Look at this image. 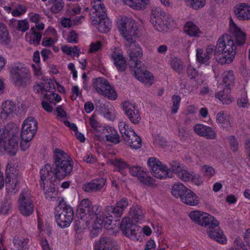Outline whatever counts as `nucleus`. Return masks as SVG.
I'll return each mask as SVG.
<instances>
[{
  "label": "nucleus",
  "instance_id": "62",
  "mask_svg": "<svg viewBox=\"0 0 250 250\" xmlns=\"http://www.w3.org/2000/svg\"><path fill=\"white\" fill-rule=\"evenodd\" d=\"M229 141L231 149L233 152L236 151L239 146L237 139L234 136H231L229 138Z\"/></svg>",
  "mask_w": 250,
  "mask_h": 250
},
{
  "label": "nucleus",
  "instance_id": "59",
  "mask_svg": "<svg viewBox=\"0 0 250 250\" xmlns=\"http://www.w3.org/2000/svg\"><path fill=\"white\" fill-rule=\"evenodd\" d=\"M42 83L44 92L50 91L51 89L55 88L54 83L51 80L46 81L43 80Z\"/></svg>",
  "mask_w": 250,
  "mask_h": 250
},
{
  "label": "nucleus",
  "instance_id": "50",
  "mask_svg": "<svg viewBox=\"0 0 250 250\" xmlns=\"http://www.w3.org/2000/svg\"><path fill=\"white\" fill-rule=\"evenodd\" d=\"M216 121L221 124L222 126L224 127L225 125H230L229 117L224 112H219L216 115Z\"/></svg>",
  "mask_w": 250,
  "mask_h": 250
},
{
  "label": "nucleus",
  "instance_id": "19",
  "mask_svg": "<svg viewBox=\"0 0 250 250\" xmlns=\"http://www.w3.org/2000/svg\"><path fill=\"white\" fill-rule=\"evenodd\" d=\"M128 53L130 59V67H139V65H142L140 60L142 58L143 51L139 45H133Z\"/></svg>",
  "mask_w": 250,
  "mask_h": 250
},
{
  "label": "nucleus",
  "instance_id": "60",
  "mask_svg": "<svg viewBox=\"0 0 250 250\" xmlns=\"http://www.w3.org/2000/svg\"><path fill=\"white\" fill-rule=\"evenodd\" d=\"M29 24L26 20H20L18 22L17 28L22 32H25L29 29Z\"/></svg>",
  "mask_w": 250,
  "mask_h": 250
},
{
  "label": "nucleus",
  "instance_id": "28",
  "mask_svg": "<svg viewBox=\"0 0 250 250\" xmlns=\"http://www.w3.org/2000/svg\"><path fill=\"white\" fill-rule=\"evenodd\" d=\"M103 0H94L91 2V5L95 14V19H99L106 16V8L104 4L102 3Z\"/></svg>",
  "mask_w": 250,
  "mask_h": 250
},
{
  "label": "nucleus",
  "instance_id": "34",
  "mask_svg": "<svg viewBox=\"0 0 250 250\" xmlns=\"http://www.w3.org/2000/svg\"><path fill=\"white\" fill-rule=\"evenodd\" d=\"M41 186L42 188L45 198L47 199L52 200L53 194L56 191V187L53 182L41 183Z\"/></svg>",
  "mask_w": 250,
  "mask_h": 250
},
{
  "label": "nucleus",
  "instance_id": "45",
  "mask_svg": "<svg viewBox=\"0 0 250 250\" xmlns=\"http://www.w3.org/2000/svg\"><path fill=\"white\" fill-rule=\"evenodd\" d=\"M30 31L31 32V37L30 43L33 44L36 46L40 44L42 37V34L39 32H37L34 27H31Z\"/></svg>",
  "mask_w": 250,
  "mask_h": 250
},
{
  "label": "nucleus",
  "instance_id": "7",
  "mask_svg": "<svg viewBox=\"0 0 250 250\" xmlns=\"http://www.w3.org/2000/svg\"><path fill=\"white\" fill-rule=\"evenodd\" d=\"M189 218L198 225L209 228L218 226L220 222L213 216L199 210L191 211L189 213Z\"/></svg>",
  "mask_w": 250,
  "mask_h": 250
},
{
  "label": "nucleus",
  "instance_id": "49",
  "mask_svg": "<svg viewBox=\"0 0 250 250\" xmlns=\"http://www.w3.org/2000/svg\"><path fill=\"white\" fill-rule=\"evenodd\" d=\"M188 7L197 10L203 7L206 3L205 0H184Z\"/></svg>",
  "mask_w": 250,
  "mask_h": 250
},
{
  "label": "nucleus",
  "instance_id": "32",
  "mask_svg": "<svg viewBox=\"0 0 250 250\" xmlns=\"http://www.w3.org/2000/svg\"><path fill=\"white\" fill-rule=\"evenodd\" d=\"M114 246L112 239L106 236H101L95 244V249L97 250H104L109 249Z\"/></svg>",
  "mask_w": 250,
  "mask_h": 250
},
{
  "label": "nucleus",
  "instance_id": "46",
  "mask_svg": "<svg viewBox=\"0 0 250 250\" xmlns=\"http://www.w3.org/2000/svg\"><path fill=\"white\" fill-rule=\"evenodd\" d=\"M29 239L28 238L20 239L18 237H15L13 240L14 246L18 250H23L27 249Z\"/></svg>",
  "mask_w": 250,
  "mask_h": 250
},
{
  "label": "nucleus",
  "instance_id": "23",
  "mask_svg": "<svg viewBox=\"0 0 250 250\" xmlns=\"http://www.w3.org/2000/svg\"><path fill=\"white\" fill-rule=\"evenodd\" d=\"M106 180L104 178H97L83 185V189L86 192H96L100 191L104 187Z\"/></svg>",
  "mask_w": 250,
  "mask_h": 250
},
{
  "label": "nucleus",
  "instance_id": "40",
  "mask_svg": "<svg viewBox=\"0 0 250 250\" xmlns=\"http://www.w3.org/2000/svg\"><path fill=\"white\" fill-rule=\"evenodd\" d=\"M235 77L233 72L231 70L225 71L222 75V82L225 84V87H231L233 86Z\"/></svg>",
  "mask_w": 250,
  "mask_h": 250
},
{
  "label": "nucleus",
  "instance_id": "2",
  "mask_svg": "<svg viewBox=\"0 0 250 250\" xmlns=\"http://www.w3.org/2000/svg\"><path fill=\"white\" fill-rule=\"evenodd\" d=\"M54 153V161L52 166L54 169L55 178L63 179L72 172L73 162L67 154L58 148L55 149Z\"/></svg>",
  "mask_w": 250,
  "mask_h": 250
},
{
  "label": "nucleus",
  "instance_id": "57",
  "mask_svg": "<svg viewBox=\"0 0 250 250\" xmlns=\"http://www.w3.org/2000/svg\"><path fill=\"white\" fill-rule=\"evenodd\" d=\"M181 97L179 95H174L172 97V102L173 103L171 107V112L173 114L177 112L180 106L181 102Z\"/></svg>",
  "mask_w": 250,
  "mask_h": 250
},
{
  "label": "nucleus",
  "instance_id": "5",
  "mask_svg": "<svg viewBox=\"0 0 250 250\" xmlns=\"http://www.w3.org/2000/svg\"><path fill=\"white\" fill-rule=\"evenodd\" d=\"M10 73L12 81L17 86L25 87L31 82V76L29 70L23 64L13 66Z\"/></svg>",
  "mask_w": 250,
  "mask_h": 250
},
{
  "label": "nucleus",
  "instance_id": "16",
  "mask_svg": "<svg viewBox=\"0 0 250 250\" xmlns=\"http://www.w3.org/2000/svg\"><path fill=\"white\" fill-rule=\"evenodd\" d=\"M138 66L134 67L136 68L134 71L135 77L146 85L148 86L152 85L153 83L152 74L146 70V67L144 63Z\"/></svg>",
  "mask_w": 250,
  "mask_h": 250
},
{
  "label": "nucleus",
  "instance_id": "24",
  "mask_svg": "<svg viewBox=\"0 0 250 250\" xmlns=\"http://www.w3.org/2000/svg\"><path fill=\"white\" fill-rule=\"evenodd\" d=\"M111 58L119 72H124L126 68V62L123 54L120 52L113 51L111 54Z\"/></svg>",
  "mask_w": 250,
  "mask_h": 250
},
{
  "label": "nucleus",
  "instance_id": "18",
  "mask_svg": "<svg viewBox=\"0 0 250 250\" xmlns=\"http://www.w3.org/2000/svg\"><path fill=\"white\" fill-rule=\"evenodd\" d=\"M193 130L199 136L207 139H215L216 138V133L214 130L204 124H196L193 127Z\"/></svg>",
  "mask_w": 250,
  "mask_h": 250
},
{
  "label": "nucleus",
  "instance_id": "6",
  "mask_svg": "<svg viewBox=\"0 0 250 250\" xmlns=\"http://www.w3.org/2000/svg\"><path fill=\"white\" fill-rule=\"evenodd\" d=\"M119 30L123 37L130 43L134 42L137 27L134 21L127 17L122 18L118 22Z\"/></svg>",
  "mask_w": 250,
  "mask_h": 250
},
{
  "label": "nucleus",
  "instance_id": "27",
  "mask_svg": "<svg viewBox=\"0 0 250 250\" xmlns=\"http://www.w3.org/2000/svg\"><path fill=\"white\" fill-rule=\"evenodd\" d=\"M181 201L189 206H194L197 205L200 202V198L190 189L186 191Z\"/></svg>",
  "mask_w": 250,
  "mask_h": 250
},
{
  "label": "nucleus",
  "instance_id": "3",
  "mask_svg": "<svg viewBox=\"0 0 250 250\" xmlns=\"http://www.w3.org/2000/svg\"><path fill=\"white\" fill-rule=\"evenodd\" d=\"M101 207L98 205L92 206L91 201L88 199H83L77 209L78 214L82 217H85L86 222L92 219H99L97 220L99 224H102L105 222L104 218L101 213Z\"/></svg>",
  "mask_w": 250,
  "mask_h": 250
},
{
  "label": "nucleus",
  "instance_id": "56",
  "mask_svg": "<svg viewBox=\"0 0 250 250\" xmlns=\"http://www.w3.org/2000/svg\"><path fill=\"white\" fill-rule=\"evenodd\" d=\"M11 201L10 199L6 198L2 202V206L0 209V212L4 214H8L11 208Z\"/></svg>",
  "mask_w": 250,
  "mask_h": 250
},
{
  "label": "nucleus",
  "instance_id": "38",
  "mask_svg": "<svg viewBox=\"0 0 250 250\" xmlns=\"http://www.w3.org/2000/svg\"><path fill=\"white\" fill-rule=\"evenodd\" d=\"M123 1L129 6L137 10L145 8L146 5L149 2V0H122Z\"/></svg>",
  "mask_w": 250,
  "mask_h": 250
},
{
  "label": "nucleus",
  "instance_id": "4",
  "mask_svg": "<svg viewBox=\"0 0 250 250\" xmlns=\"http://www.w3.org/2000/svg\"><path fill=\"white\" fill-rule=\"evenodd\" d=\"M55 217L58 225L61 228L68 227L74 217V210L63 200L60 202L55 212Z\"/></svg>",
  "mask_w": 250,
  "mask_h": 250
},
{
  "label": "nucleus",
  "instance_id": "52",
  "mask_svg": "<svg viewBox=\"0 0 250 250\" xmlns=\"http://www.w3.org/2000/svg\"><path fill=\"white\" fill-rule=\"evenodd\" d=\"M177 176L182 181L188 182L193 178V172H189L187 169L183 168L177 174Z\"/></svg>",
  "mask_w": 250,
  "mask_h": 250
},
{
  "label": "nucleus",
  "instance_id": "63",
  "mask_svg": "<svg viewBox=\"0 0 250 250\" xmlns=\"http://www.w3.org/2000/svg\"><path fill=\"white\" fill-rule=\"evenodd\" d=\"M170 166L173 172L176 175L179 173V171H181L184 168V167L182 166L179 162L177 161L172 162Z\"/></svg>",
  "mask_w": 250,
  "mask_h": 250
},
{
  "label": "nucleus",
  "instance_id": "58",
  "mask_svg": "<svg viewBox=\"0 0 250 250\" xmlns=\"http://www.w3.org/2000/svg\"><path fill=\"white\" fill-rule=\"evenodd\" d=\"M248 104V100L247 99V94L243 92L241 95V97L237 100V105L239 107H246Z\"/></svg>",
  "mask_w": 250,
  "mask_h": 250
},
{
  "label": "nucleus",
  "instance_id": "10",
  "mask_svg": "<svg viewBox=\"0 0 250 250\" xmlns=\"http://www.w3.org/2000/svg\"><path fill=\"white\" fill-rule=\"evenodd\" d=\"M18 136L16 135L13 131L0 140V154L2 155L7 153L10 156L15 155L18 148Z\"/></svg>",
  "mask_w": 250,
  "mask_h": 250
},
{
  "label": "nucleus",
  "instance_id": "11",
  "mask_svg": "<svg viewBox=\"0 0 250 250\" xmlns=\"http://www.w3.org/2000/svg\"><path fill=\"white\" fill-rule=\"evenodd\" d=\"M19 208L21 214L24 216L31 215L34 211V205L31 196L28 192L22 191L18 199Z\"/></svg>",
  "mask_w": 250,
  "mask_h": 250
},
{
  "label": "nucleus",
  "instance_id": "25",
  "mask_svg": "<svg viewBox=\"0 0 250 250\" xmlns=\"http://www.w3.org/2000/svg\"><path fill=\"white\" fill-rule=\"evenodd\" d=\"M94 24H97V28L101 33H106L111 28L112 23L106 16L99 19H93Z\"/></svg>",
  "mask_w": 250,
  "mask_h": 250
},
{
  "label": "nucleus",
  "instance_id": "44",
  "mask_svg": "<svg viewBox=\"0 0 250 250\" xmlns=\"http://www.w3.org/2000/svg\"><path fill=\"white\" fill-rule=\"evenodd\" d=\"M169 64L173 70L179 73H181L183 69L182 62L177 57L171 58L169 61Z\"/></svg>",
  "mask_w": 250,
  "mask_h": 250
},
{
  "label": "nucleus",
  "instance_id": "21",
  "mask_svg": "<svg viewBox=\"0 0 250 250\" xmlns=\"http://www.w3.org/2000/svg\"><path fill=\"white\" fill-rule=\"evenodd\" d=\"M229 26V31L234 36L236 43L239 45H243L246 41V35L235 24L231 18H230Z\"/></svg>",
  "mask_w": 250,
  "mask_h": 250
},
{
  "label": "nucleus",
  "instance_id": "43",
  "mask_svg": "<svg viewBox=\"0 0 250 250\" xmlns=\"http://www.w3.org/2000/svg\"><path fill=\"white\" fill-rule=\"evenodd\" d=\"M10 38L6 26L0 23V43L8 44L10 42Z\"/></svg>",
  "mask_w": 250,
  "mask_h": 250
},
{
  "label": "nucleus",
  "instance_id": "53",
  "mask_svg": "<svg viewBox=\"0 0 250 250\" xmlns=\"http://www.w3.org/2000/svg\"><path fill=\"white\" fill-rule=\"evenodd\" d=\"M52 6L50 8L51 11L53 13H58L61 11L63 7L62 0H52Z\"/></svg>",
  "mask_w": 250,
  "mask_h": 250
},
{
  "label": "nucleus",
  "instance_id": "9",
  "mask_svg": "<svg viewBox=\"0 0 250 250\" xmlns=\"http://www.w3.org/2000/svg\"><path fill=\"white\" fill-rule=\"evenodd\" d=\"M168 15L160 7L152 9L150 21L156 30L159 32H164L167 29L168 23L167 19Z\"/></svg>",
  "mask_w": 250,
  "mask_h": 250
},
{
  "label": "nucleus",
  "instance_id": "61",
  "mask_svg": "<svg viewBox=\"0 0 250 250\" xmlns=\"http://www.w3.org/2000/svg\"><path fill=\"white\" fill-rule=\"evenodd\" d=\"M202 170L205 173V175L208 178L212 177L215 174V170L211 166L204 165L202 167Z\"/></svg>",
  "mask_w": 250,
  "mask_h": 250
},
{
  "label": "nucleus",
  "instance_id": "31",
  "mask_svg": "<svg viewBox=\"0 0 250 250\" xmlns=\"http://www.w3.org/2000/svg\"><path fill=\"white\" fill-rule=\"evenodd\" d=\"M107 133L105 137L107 142L118 144L121 142L120 135L116 130L111 126L105 127L104 130Z\"/></svg>",
  "mask_w": 250,
  "mask_h": 250
},
{
  "label": "nucleus",
  "instance_id": "54",
  "mask_svg": "<svg viewBox=\"0 0 250 250\" xmlns=\"http://www.w3.org/2000/svg\"><path fill=\"white\" fill-rule=\"evenodd\" d=\"M89 123L94 130L102 133L104 132L105 127L102 126L101 124L95 119L94 116H92L89 118Z\"/></svg>",
  "mask_w": 250,
  "mask_h": 250
},
{
  "label": "nucleus",
  "instance_id": "20",
  "mask_svg": "<svg viewBox=\"0 0 250 250\" xmlns=\"http://www.w3.org/2000/svg\"><path fill=\"white\" fill-rule=\"evenodd\" d=\"M233 12L236 18L239 20L250 19V5L244 3L236 4L233 8Z\"/></svg>",
  "mask_w": 250,
  "mask_h": 250
},
{
  "label": "nucleus",
  "instance_id": "1",
  "mask_svg": "<svg viewBox=\"0 0 250 250\" xmlns=\"http://www.w3.org/2000/svg\"><path fill=\"white\" fill-rule=\"evenodd\" d=\"M236 48L234 41L230 36H223L217 41L215 48L212 45H208L205 51L202 49H197V61L201 63L208 62L214 52L215 56L222 55L219 59V63L221 64L230 63L234 58Z\"/></svg>",
  "mask_w": 250,
  "mask_h": 250
},
{
  "label": "nucleus",
  "instance_id": "36",
  "mask_svg": "<svg viewBox=\"0 0 250 250\" xmlns=\"http://www.w3.org/2000/svg\"><path fill=\"white\" fill-rule=\"evenodd\" d=\"M147 165L151 170V173L154 177V172H159L162 167H164L161 162L155 157H151L148 159L147 162Z\"/></svg>",
  "mask_w": 250,
  "mask_h": 250
},
{
  "label": "nucleus",
  "instance_id": "51",
  "mask_svg": "<svg viewBox=\"0 0 250 250\" xmlns=\"http://www.w3.org/2000/svg\"><path fill=\"white\" fill-rule=\"evenodd\" d=\"M44 98L45 99L46 102L53 105H56L62 99L61 97L56 93H51L49 94H46L44 95Z\"/></svg>",
  "mask_w": 250,
  "mask_h": 250
},
{
  "label": "nucleus",
  "instance_id": "42",
  "mask_svg": "<svg viewBox=\"0 0 250 250\" xmlns=\"http://www.w3.org/2000/svg\"><path fill=\"white\" fill-rule=\"evenodd\" d=\"M187 74L191 79H195L198 83H202L203 82V76L199 74L198 71L191 64L188 65L187 68Z\"/></svg>",
  "mask_w": 250,
  "mask_h": 250
},
{
  "label": "nucleus",
  "instance_id": "33",
  "mask_svg": "<svg viewBox=\"0 0 250 250\" xmlns=\"http://www.w3.org/2000/svg\"><path fill=\"white\" fill-rule=\"evenodd\" d=\"M119 128L124 141L127 140L128 138L135 133L129 125L124 122H119Z\"/></svg>",
  "mask_w": 250,
  "mask_h": 250
},
{
  "label": "nucleus",
  "instance_id": "39",
  "mask_svg": "<svg viewBox=\"0 0 250 250\" xmlns=\"http://www.w3.org/2000/svg\"><path fill=\"white\" fill-rule=\"evenodd\" d=\"M207 234L210 238L215 240L220 243L224 244L227 241L226 237L223 234V232L220 229H210L207 231Z\"/></svg>",
  "mask_w": 250,
  "mask_h": 250
},
{
  "label": "nucleus",
  "instance_id": "14",
  "mask_svg": "<svg viewBox=\"0 0 250 250\" xmlns=\"http://www.w3.org/2000/svg\"><path fill=\"white\" fill-rule=\"evenodd\" d=\"M14 170V168L7 169L5 171L6 188L8 192L16 193L17 189H16L17 185L21 179V176L19 174L17 170H15L14 172H11Z\"/></svg>",
  "mask_w": 250,
  "mask_h": 250
},
{
  "label": "nucleus",
  "instance_id": "22",
  "mask_svg": "<svg viewBox=\"0 0 250 250\" xmlns=\"http://www.w3.org/2000/svg\"><path fill=\"white\" fill-rule=\"evenodd\" d=\"M16 104L12 101L7 100L1 104V111L0 117L1 119H6L15 114L17 111Z\"/></svg>",
  "mask_w": 250,
  "mask_h": 250
},
{
  "label": "nucleus",
  "instance_id": "30",
  "mask_svg": "<svg viewBox=\"0 0 250 250\" xmlns=\"http://www.w3.org/2000/svg\"><path fill=\"white\" fill-rule=\"evenodd\" d=\"M145 212L143 211L141 207L138 205H136L130 209V214L132 217L133 221L135 222H140L143 221L145 218Z\"/></svg>",
  "mask_w": 250,
  "mask_h": 250
},
{
  "label": "nucleus",
  "instance_id": "13",
  "mask_svg": "<svg viewBox=\"0 0 250 250\" xmlns=\"http://www.w3.org/2000/svg\"><path fill=\"white\" fill-rule=\"evenodd\" d=\"M132 221L133 220L128 217L123 218L120 224V228L125 235L132 240H138L137 234L139 227L133 224Z\"/></svg>",
  "mask_w": 250,
  "mask_h": 250
},
{
  "label": "nucleus",
  "instance_id": "37",
  "mask_svg": "<svg viewBox=\"0 0 250 250\" xmlns=\"http://www.w3.org/2000/svg\"><path fill=\"white\" fill-rule=\"evenodd\" d=\"M125 144L129 146L131 148L137 149L142 146V140L141 138L136 133L128 138L127 140L124 141Z\"/></svg>",
  "mask_w": 250,
  "mask_h": 250
},
{
  "label": "nucleus",
  "instance_id": "8",
  "mask_svg": "<svg viewBox=\"0 0 250 250\" xmlns=\"http://www.w3.org/2000/svg\"><path fill=\"white\" fill-rule=\"evenodd\" d=\"M93 86L100 95L110 100L114 101L117 99L118 96L116 92L105 79L99 77L94 79Z\"/></svg>",
  "mask_w": 250,
  "mask_h": 250
},
{
  "label": "nucleus",
  "instance_id": "55",
  "mask_svg": "<svg viewBox=\"0 0 250 250\" xmlns=\"http://www.w3.org/2000/svg\"><path fill=\"white\" fill-rule=\"evenodd\" d=\"M86 219H87L86 218L80 216V218L78 220H76L74 221V229L77 233L81 232L82 229L84 228V224L87 223L86 222Z\"/></svg>",
  "mask_w": 250,
  "mask_h": 250
},
{
  "label": "nucleus",
  "instance_id": "29",
  "mask_svg": "<svg viewBox=\"0 0 250 250\" xmlns=\"http://www.w3.org/2000/svg\"><path fill=\"white\" fill-rule=\"evenodd\" d=\"M231 88L225 87L224 89L215 94V98L220 100L223 104H229L232 102L230 95Z\"/></svg>",
  "mask_w": 250,
  "mask_h": 250
},
{
  "label": "nucleus",
  "instance_id": "12",
  "mask_svg": "<svg viewBox=\"0 0 250 250\" xmlns=\"http://www.w3.org/2000/svg\"><path fill=\"white\" fill-rule=\"evenodd\" d=\"M123 108L125 115L133 124H138L141 120L140 111L135 103L125 101L123 104Z\"/></svg>",
  "mask_w": 250,
  "mask_h": 250
},
{
  "label": "nucleus",
  "instance_id": "26",
  "mask_svg": "<svg viewBox=\"0 0 250 250\" xmlns=\"http://www.w3.org/2000/svg\"><path fill=\"white\" fill-rule=\"evenodd\" d=\"M54 169L53 166L51 167L47 164L44 165V167L40 170L41 183L53 182L52 178H55Z\"/></svg>",
  "mask_w": 250,
  "mask_h": 250
},
{
  "label": "nucleus",
  "instance_id": "17",
  "mask_svg": "<svg viewBox=\"0 0 250 250\" xmlns=\"http://www.w3.org/2000/svg\"><path fill=\"white\" fill-rule=\"evenodd\" d=\"M129 171L132 175L137 177L142 183L151 187L155 185V180L148 176L146 172L141 167H133L130 168Z\"/></svg>",
  "mask_w": 250,
  "mask_h": 250
},
{
  "label": "nucleus",
  "instance_id": "47",
  "mask_svg": "<svg viewBox=\"0 0 250 250\" xmlns=\"http://www.w3.org/2000/svg\"><path fill=\"white\" fill-rule=\"evenodd\" d=\"M113 164L117 169V170L121 172L122 174L126 175V172L124 169L128 167V165L125 161L121 159H116L113 162Z\"/></svg>",
  "mask_w": 250,
  "mask_h": 250
},
{
  "label": "nucleus",
  "instance_id": "48",
  "mask_svg": "<svg viewBox=\"0 0 250 250\" xmlns=\"http://www.w3.org/2000/svg\"><path fill=\"white\" fill-rule=\"evenodd\" d=\"M154 177L160 179H166L167 177H171L172 172L167 166L164 165V167L159 170V172H154Z\"/></svg>",
  "mask_w": 250,
  "mask_h": 250
},
{
  "label": "nucleus",
  "instance_id": "64",
  "mask_svg": "<svg viewBox=\"0 0 250 250\" xmlns=\"http://www.w3.org/2000/svg\"><path fill=\"white\" fill-rule=\"evenodd\" d=\"M102 43L100 41H97L95 42H92L90 45L89 52H96L102 48Z\"/></svg>",
  "mask_w": 250,
  "mask_h": 250
},
{
  "label": "nucleus",
  "instance_id": "15",
  "mask_svg": "<svg viewBox=\"0 0 250 250\" xmlns=\"http://www.w3.org/2000/svg\"><path fill=\"white\" fill-rule=\"evenodd\" d=\"M37 130V122L33 117L26 119L22 126L21 136L27 139H33Z\"/></svg>",
  "mask_w": 250,
  "mask_h": 250
},
{
  "label": "nucleus",
  "instance_id": "35",
  "mask_svg": "<svg viewBox=\"0 0 250 250\" xmlns=\"http://www.w3.org/2000/svg\"><path fill=\"white\" fill-rule=\"evenodd\" d=\"M184 32L191 37L199 36L201 33L199 28L192 21H188L185 24Z\"/></svg>",
  "mask_w": 250,
  "mask_h": 250
},
{
  "label": "nucleus",
  "instance_id": "41",
  "mask_svg": "<svg viewBox=\"0 0 250 250\" xmlns=\"http://www.w3.org/2000/svg\"><path fill=\"white\" fill-rule=\"evenodd\" d=\"M188 189L182 184L178 183L173 186L171 193L176 198H180L181 199V197H183Z\"/></svg>",
  "mask_w": 250,
  "mask_h": 250
}]
</instances>
